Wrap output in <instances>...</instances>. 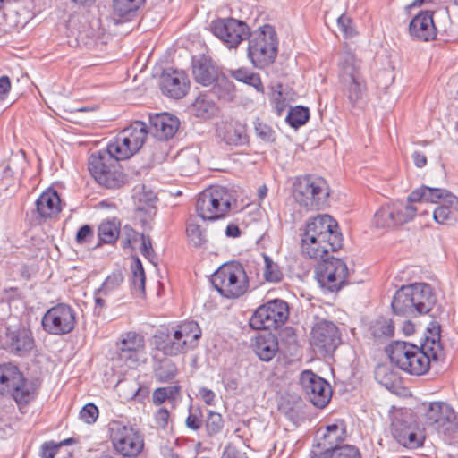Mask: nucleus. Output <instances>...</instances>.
Here are the masks:
<instances>
[{
  "instance_id": "f257e3e1",
  "label": "nucleus",
  "mask_w": 458,
  "mask_h": 458,
  "mask_svg": "<svg viewBox=\"0 0 458 458\" xmlns=\"http://www.w3.org/2000/svg\"><path fill=\"white\" fill-rule=\"evenodd\" d=\"M428 334L420 347L401 341L392 344L388 350L391 362L411 375L427 373L430 361L437 360L442 354L439 327L434 326Z\"/></svg>"
},
{
  "instance_id": "f03ea898",
  "label": "nucleus",
  "mask_w": 458,
  "mask_h": 458,
  "mask_svg": "<svg viewBox=\"0 0 458 458\" xmlns=\"http://www.w3.org/2000/svg\"><path fill=\"white\" fill-rule=\"evenodd\" d=\"M338 225L328 215H318L306 223L301 234V251L310 259H323L342 246Z\"/></svg>"
},
{
  "instance_id": "7ed1b4c3",
  "label": "nucleus",
  "mask_w": 458,
  "mask_h": 458,
  "mask_svg": "<svg viewBox=\"0 0 458 458\" xmlns=\"http://www.w3.org/2000/svg\"><path fill=\"white\" fill-rule=\"evenodd\" d=\"M202 335L201 328L193 320H186L171 327L166 332L154 335L156 348L167 356H177L195 349Z\"/></svg>"
},
{
  "instance_id": "20e7f679",
  "label": "nucleus",
  "mask_w": 458,
  "mask_h": 458,
  "mask_svg": "<svg viewBox=\"0 0 458 458\" xmlns=\"http://www.w3.org/2000/svg\"><path fill=\"white\" fill-rule=\"evenodd\" d=\"M436 303L432 287L426 283L402 286L394 294L392 309L394 314L415 317L428 313Z\"/></svg>"
},
{
  "instance_id": "39448f33",
  "label": "nucleus",
  "mask_w": 458,
  "mask_h": 458,
  "mask_svg": "<svg viewBox=\"0 0 458 458\" xmlns=\"http://www.w3.org/2000/svg\"><path fill=\"white\" fill-rule=\"evenodd\" d=\"M338 79L341 90L348 102L356 106L367 92V81L362 72L361 61L351 51L340 55Z\"/></svg>"
},
{
  "instance_id": "423d86ee",
  "label": "nucleus",
  "mask_w": 458,
  "mask_h": 458,
  "mask_svg": "<svg viewBox=\"0 0 458 458\" xmlns=\"http://www.w3.org/2000/svg\"><path fill=\"white\" fill-rule=\"evenodd\" d=\"M119 161L105 149L95 151L88 158V169L100 186L119 189L128 181Z\"/></svg>"
},
{
  "instance_id": "0eeeda50",
  "label": "nucleus",
  "mask_w": 458,
  "mask_h": 458,
  "mask_svg": "<svg viewBox=\"0 0 458 458\" xmlns=\"http://www.w3.org/2000/svg\"><path fill=\"white\" fill-rule=\"evenodd\" d=\"M409 200L439 203L433 212V218L439 225H451L456 220L458 198L445 189L421 186L410 193Z\"/></svg>"
},
{
  "instance_id": "6e6552de",
  "label": "nucleus",
  "mask_w": 458,
  "mask_h": 458,
  "mask_svg": "<svg viewBox=\"0 0 458 458\" xmlns=\"http://www.w3.org/2000/svg\"><path fill=\"white\" fill-rule=\"evenodd\" d=\"M37 380L26 379L19 368L12 363L0 365V394H10L17 403L32 401L38 389Z\"/></svg>"
},
{
  "instance_id": "1a4fd4ad",
  "label": "nucleus",
  "mask_w": 458,
  "mask_h": 458,
  "mask_svg": "<svg viewBox=\"0 0 458 458\" xmlns=\"http://www.w3.org/2000/svg\"><path fill=\"white\" fill-rule=\"evenodd\" d=\"M329 194V186L327 181L320 176H300L293 182V197L299 206L307 210L323 208Z\"/></svg>"
},
{
  "instance_id": "9d476101",
  "label": "nucleus",
  "mask_w": 458,
  "mask_h": 458,
  "mask_svg": "<svg viewBox=\"0 0 458 458\" xmlns=\"http://www.w3.org/2000/svg\"><path fill=\"white\" fill-rule=\"evenodd\" d=\"M248 46V57L257 68L271 64L276 56L278 40L275 29L265 24L250 32Z\"/></svg>"
},
{
  "instance_id": "9b49d317",
  "label": "nucleus",
  "mask_w": 458,
  "mask_h": 458,
  "mask_svg": "<svg viewBox=\"0 0 458 458\" xmlns=\"http://www.w3.org/2000/svg\"><path fill=\"white\" fill-rule=\"evenodd\" d=\"M211 283L224 297L235 299L243 295L249 288V280L243 266L238 262L222 265L212 276Z\"/></svg>"
},
{
  "instance_id": "f8f14e48",
  "label": "nucleus",
  "mask_w": 458,
  "mask_h": 458,
  "mask_svg": "<svg viewBox=\"0 0 458 458\" xmlns=\"http://www.w3.org/2000/svg\"><path fill=\"white\" fill-rule=\"evenodd\" d=\"M233 202V197L226 189L210 187L199 194L196 213L202 220H217L230 212Z\"/></svg>"
},
{
  "instance_id": "ddd939ff",
  "label": "nucleus",
  "mask_w": 458,
  "mask_h": 458,
  "mask_svg": "<svg viewBox=\"0 0 458 458\" xmlns=\"http://www.w3.org/2000/svg\"><path fill=\"white\" fill-rule=\"evenodd\" d=\"M147 133V125L141 121H135L121 131L105 150L118 160L128 159L140 149Z\"/></svg>"
},
{
  "instance_id": "4468645a",
  "label": "nucleus",
  "mask_w": 458,
  "mask_h": 458,
  "mask_svg": "<svg viewBox=\"0 0 458 458\" xmlns=\"http://www.w3.org/2000/svg\"><path fill=\"white\" fill-rule=\"evenodd\" d=\"M110 432L113 446L123 457L133 458L142 452L144 437L138 429L120 422H113Z\"/></svg>"
},
{
  "instance_id": "2eb2a0df",
  "label": "nucleus",
  "mask_w": 458,
  "mask_h": 458,
  "mask_svg": "<svg viewBox=\"0 0 458 458\" xmlns=\"http://www.w3.org/2000/svg\"><path fill=\"white\" fill-rule=\"evenodd\" d=\"M146 345L144 337L136 332L121 335L116 342V357L114 361L119 366L129 369L137 368L141 360L145 359Z\"/></svg>"
},
{
  "instance_id": "dca6fc26",
  "label": "nucleus",
  "mask_w": 458,
  "mask_h": 458,
  "mask_svg": "<svg viewBox=\"0 0 458 458\" xmlns=\"http://www.w3.org/2000/svg\"><path fill=\"white\" fill-rule=\"evenodd\" d=\"M287 303L274 300L259 307L250 319V325L257 330H271L283 325L288 318Z\"/></svg>"
},
{
  "instance_id": "f3484780",
  "label": "nucleus",
  "mask_w": 458,
  "mask_h": 458,
  "mask_svg": "<svg viewBox=\"0 0 458 458\" xmlns=\"http://www.w3.org/2000/svg\"><path fill=\"white\" fill-rule=\"evenodd\" d=\"M321 261L316 268V276L319 285L331 292H337L344 284L348 267L341 259L331 257L319 259Z\"/></svg>"
},
{
  "instance_id": "a211bd4d",
  "label": "nucleus",
  "mask_w": 458,
  "mask_h": 458,
  "mask_svg": "<svg viewBox=\"0 0 458 458\" xmlns=\"http://www.w3.org/2000/svg\"><path fill=\"white\" fill-rule=\"evenodd\" d=\"M340 343L339 329L333 322L320 320L311 328L310 344L318 355L326 356L332 353Z\"/></svg>"
},
{
  "instance_id": "6ab92c4d",
  "label": "nucleus",
  "mask_w": 458,
  "mask_h": 458,
  "mask_svg": "<svg viewBox=\"0 0 458 458\" xmlns=\"http://www.w3.org/2000/svg\"><path fill=\"white\" fill-rule=\"evenodd\" d=\"M42 327L51 335H62L72 332L76 324L74 310L64 303L49 309L42 318Z\"/></svg>"
},
{
  "instance_id": "aec40b11",
  "label": "nucleus",
  "mask_w": 458,
  "mask_h": 458,
  "mask_svg": "<svg viewBox=\"0 0 458 458\" xmlns=\"http://www.w3.org/2000/svg\"><path fill=\"white\" fill-rule=\"evenodd\" d=\"M420 412L424 424L437 431H445L457 420L452 405L443 401L425 402L421 404Z\"/></svg>"
},
{
  "instance_id": "412c9836",
  "label": "nucleus",
  "mask_w": 458,
  "mask_h": 458,
  "mask_svg": "<svg viewBox=\"0 0 458 458\" xmlns=\"http://www.w3.org/2000/svg\"><path fill=\"white\" fill-rule=\"evenodd\" d=\"M211 31L228 48H236L250 34V28L244 21L233 18L213 21Z\"/></svg>"
},
{
  "instance_id": "4be33fe9",
  "label": "nucleus",
  "mask_w": 458,
  "mask_h": 458,
  "mask_svg": "<svg viewBox=\"0 0 458 458\" xmlns=\"http://www.w3.org/2000/svg\"><path fill=\"white\" fill-rule=\"evenodd\" d=\"M300 384L315 406L323 408L330 401L332 395L330 385L312 371H303L300 376Z\"/></svg>"
},
{
  "instance_id": "5701e85b",
  "label": "nucleus",
  "mask_w": 458,
  "mask_h": 458,
  "mask_svg": "<svg viewBox=\"0 0 458 458\" xmlns=\"http://www.w3.org/2000/svg\"><path fill=\"white\" fill-rule=\"evenodd\" d=\"M391 434L394 440L406 448H417L423 443V437L418 434L411 415L395 414L391 423Z\"/></svg>"
},
{
  "instance_id": "b1692460",
  "label": "nucleus",
  "mask_w": 458,
  "mask_h": 458,
  "mask_svg": "<svg viewBox=\"0 0 458 458\" xmlns=\"http://www.w3.org/2000/svg\"><path fill=\"white\" fill-rule=\"evenodd\" d=\"M133 199L139 219L143 225H149L157 214V197L156 193L145 186L142 189H134Z\"/></svg>"
},
{
  "instance_id": "393cba45",
  "label": "nucleus",
  "mask_w": 458,
  "mask_h": 458,
  "mask_svg": "<svg viewBox=\"0 0 458 458\" xmlns=\"http://www.w3.org/2000/svg\"><path fill=\"white\" fill-rule=\"evenodd\" d=\"M160 88L165 95L173 98H182L189 90L190 81L183 71L174 70L161 75Z\"/></svg>"
},
{
  "instance_id": "a878e982",
  "label": "nucleus",
  "mask_w": 458,
  "mask_h": 458,
  "mask_svg": "<svg viewBox=\"0 0 458 458\" xmlns=\"http://www.w3.org/2000/svg\"><path fill=\"white\" fill-rule=\"evenodd\" d=\"M409 31L411 36L418 40L433 39L436 36L433 13L428 11L420 12L411 21Z\"/></svg>"
},
{
  "instance_id": "bb28decb",
  "label": "nucleus",
  "mask_w": 458,
  "mask_h": 458,
  "mask_svg": "<svg viewBox=\"0 0 458 458\" xmlns=\"http://www.w3.org/2000/svg\"><path fill=\"white\" fill-rule=\"evenodd\" d=\"M192 75L197 83L211 86L218 78V68L211 59L201 55L192 60Z\"/></svg>"
},
{
  "instance_id": "cd10ccee",
  "label": "nucleus",
  "mask_w": 458,
  "mask_h": 458,
  "mask_svg": "<svg viewBox=\"0 0 458 458\" xmlns=\"http://www.w3.org/2000/svg\"><path fill=\"white\" fill-rule=\"evenodd\" d=\"M179 124L176 117L166 113L150 116V129L155 137L160 140L172 138L177 131Z\"/></svg>"
},
{
  "instance_id": "c85d7f7f",
  "label": "nucleus",
  "mask_w": 458,
  "mask_h": 458,
  "mask_svg": "<svg viewBox=\"0 0 458 458\" xmlns=\"http://www.w3.org/2000/svg\"><path fill=\"white\" fill-rule=\"evenodd\" d=\"M218 137L227 145L242 146L248 142L245 126L236 121L222 123L217 127Z\"/></svg>"
},
{
  "instance_id": "c756f323",
  "label": "nucleus",
  "mask_w": 458,
  "mask_h": 458,
  "mask_svg": "<svg viewBox=\"0 0 458 458\" xmlns=\"http://www.w3.org/2000/svg\"><path fill=\"white\" fill-rule=\"evenodd\" d=\"M37 214L40 218L49 219L56 216L62 210L61 199L57 192L48 189L36 200Z\"/></svg>"
},
{
  "instance_id": "7c9ffc66",
  "label": "nucleus",
  "mask_w": 458,
  "mask_h": 458,
  "mask_svg": "<svg viewBox=\"0 0 458 458\" xmlns=\"http://www.w3.org/2000/svg\"><path fill=\"white\" fill-rule=\"evenodd\" d=\"M253 348L260 360L269 361L278 352L277 339L271 333L259 334L255 338Z\"/></svg>"
},
{
  "instance_id": "2f4dec72",
  "label": "nucleus",
  "mask_w": 458,
  "mask_h": 458,
  "mask_svg": "<svg viewBox=\"0 0 458 458\" xmlns=\"http://www.w3.org/2000/svg\"><path fill=\"white\" fill-rule=\"evenodd\" d=\"M7 338L11 350L19 355L29 352L34 346L32 334L26 328H20L10 332L7 335Z\"/></svg>"
},
{
  "instance_id": "473e14b6",
  "label": "nucleus",
  "mask_w": 458,
  "mask_h": 458,
  "mask_svg": "<svg viewBox=\"0 0 458 458\" xmlns=\"http://www.w3.org/2000/svg\"><path fill=\"white\" fill-rule=\"evenodd\" d=\"M145 0H113V13L117 22L131 20Z\"/></svg>"
},
{
  "instance_id": "72a5a7b5",
  "label": "nucleus",
  "mask_w": 458,
  "mask_h": 458,
  "mask_svg": "<svg viewBox=\"0 0 458 458\" xmlns=\"http://www.w3.org/2000/svg\"><path fill=\"white\" fill-rule=\"evenodd\" d=\"M217 108L216 103L209 94L199 95L192 104V111L194 114L202 119L212 117Z\"/></svg>"
},
{
  "instance_id": "f704fd0d",
  "label": "nucleus",
  "mask_w": 458,
  "mask_h": 458,
  "mask_svg": "<svg viewBox=\"0 0 458 458\" xmlns=\"http://www.w3.org/2000/svg\"><path fill=\"white\" fill-rule=\"evenodd\" d=\"M175 162L182 175L188 176L198 169L199 160L197 155L191 149L182 150L178 153Z\"/></svg>"
},
{
  "instance_id": "c9c22d12",
  "label": "nucleus",
  "mask_w": 458,
  "mask_h": 458,
  "mask_svg": "<svg viewBox=\"0 0 458 458\" xmlns=\"http://www.w3.org/2000/svg\"><path fill=\"white\" fill-rule=\"evenodd\" d=\"M321 437L327 443V445H337L339 442L344 440L346 437L345 423L342 420H336L326 427V428L321 433Z\"/></svg>"
},
{
  "instance_id": "e433bc0d",
  "label": "nucleus",
  "mask_w": 458,
  "mask_h": 458,
  "mask_svg": "<svg viewBox=\"0 0 458 458\" xmlns=\"http://www.w3.org/2000/svg\"><path fill=\"white\" fill-rule=\"evenodd\" d=\"M120 225L115 220L105 221L98 226V237L101 242L114 243L119 237Z\"/></svg>"
},
{
  "instance_id": "4c0bfd02",
  "label": "nucleus",
  "mask_w": 458,
  "mask_h": 458,
  "mask_svg": "<svg viewBox=\"0 0 458 458\" xmlns=\"http://www.w3.org/2000/svg\"><path fill=\"white\" fill-rule=\"evenodd\" d=\"M314 458H361L358 448L353 445H344L335 446L323 454L316 455Z\"/></svg>"
},
{
  "instance_id": "58836bf2",
  "label": "nucleus",
  "mask_w": 458,
  "mask_h": 458,
  "mask_svg": "<svg viewBox=\"0 0 458 458\" xmlns=\"http://www.w3.org/2000/svg\"><path fill=\"white\" fill-rule=\"evenodd\" d=\"M394 327L391 320L380 318L370 326V333L376 339H386L394 335Z\"/></svg>"
},
{
  "instance_id": "ea45409f",
  "label": "nucleus",
  "mask_w": 458,
  "mask_h": 458,
  "mask_svg": "<svg viewBox=\"0 0 458 458\" xmlns=\"http://www.w3.org/2000/svg\"><path fill=\"white\" fill-rule=\"evenodd\" d=\"M232 75L235 80L252 86L259 92H263L264 88L259 74L250 72L247 69L240 68L233 71Z\"/></svg>"
},
{
  "instance_id": "a19ab883",
  "label": "nucleus",
  "mask_w": 458,
  "mask_h": 458,
  "mask_svg": "<svg viewBox=\"0 0 458 458\" xmlns=\"http://www.w3.org/2000/svg\"><path fill=\"white\" fill-rule=\"evenodd\" d=\"M412 202L408 199V202L394 203L395 216L398 222V226L403 225L411 221L416 216L418 208L414 207Z\"/></svg>"
},
{
  "instance_id": "79ce46f5",
  "label": "nucleus",
  "mask_w": 458,
  "mask_h": 458,
  "mask_svg": "<svg viewBox=\"0 0 458 458\" xmlns=\"http://www.w3.org/2000/svg\"><path fill=\"white\" fill-rule=\"evenodd\" d=\"M123 282V276L121 272H114L109 275L98 289V293L104 296L114 294L121 287Z\"/></svg>"
},
{
  "instance_id": "37998d69",
  "label": "nucleus",
  "mask_w": 458,
  "mask_h": 458,
  "mask_svg": "<svg viewBox=\"0 0 458 458\" xmlns=\"http://www.w3.org/2000/svg\"><path fill=\"white\" fill-rule=\"evenodd\" d=\"M187 238L189 242L194 247H205L207 244V235L203 229H201L200 225L195 224L194 222H189L186 228Z\"/></svg>"
},
{
  "instance_id": "c03bdc74",
  "label": "nucleus",
  "mask_w": 458,
  "mask_h": 458,
  "mask_svg": "<svg viewBox=\"0 0 458 458\" xmlns=\"http://www.w3.org/2000/svg\"><path fill=\"white\" fill-rule=\"evenodd\" d=\"M177 368L171 360H164L155 370V377L158 382H167L177 375Z\"/></svg>"
},
{
  "instance_id": "a18cd8bd",
  "label": "nucleus",
  "mask_w": 458,
  "mask_h": 458,
  "mask_svg": "<svg viewBox=\"0 0 458 458\" xmlns=\"http://www.w3.org/2000/svg\"><path fill=\"white\" fill-rule=\"evenodd\" d=\"M309 109L303 106H295L292 108L286 117L287 123L293 128H298L309 120Z\"/></svg>"
},
{
  "instance_id": "49530a36",
  "label": "nucleus",
  "mask_w": 458,
  "mask_h": 458,
  "mask_svg": "<svg viewBox=\"0 0 458 458\" xmlns=\"http://www.w3.org/2000/svg\"><path fill=\"white\" fill-rule=\"evenodd\" d=\"M265 260V269H264V277L267 282L277 283L282 280L283 274L279 269L277 264L273 262V260L267 257L264 256Z\"/></svg>"
},
{
  "instance_id": "de8ad7c7",
  "label": "nucleus",
  "mask_w": 458,
  "mask_h": 458,
  "mask_svg": "<svg viewBox=\"0 0 458 458\" xmlns=\"http://www.w3.org/2000/svg\"><path fill=\"white\" fill-rule=\"evenodd\" d=\"M391 219L388 217V214L386 213L385 205L380 207L376 213L374 214L373 219H372V225L374 228L377 230H389L392 229V226L390 225Z\"/></svg>"
},
{
  "instance_id": "09e8293b",
  "label": "nucleus",
  "mask_w": 458,
  "mask_h": 458,
  "mask_svg": "<svg viewBox=\"0 0 458 458\" xmlns=\"http://www.w3.org/2000/svg\"><path fill=\"white\" fill-rule=\"evenodd\" d=\"M255 132L256 135L266 142H273L276 139L275 131L267 123L261 121L255 122Z\"/></svg>"
},
{
  "instance_id": "8fccbe9b",
  "label": "nucleus",
  "mask_w": 458,
  "mask_h": 458,
  "mask_svg": "<svg viewBox=\"0 0 458 458\" xmlns=\"http://www.w3.org/2000/svg\"><path fill=\"white\" fill-rule=\"evenodd\" d=\"M224 426L222 415L217 412L210 411L208 413L206 427L209 435H215L221 431Z\"/></svg>"
},
{
  "instance_id": "3c124183",
  "label": "nucleus",
  "mask_w": 458,
  "mask_h": 458,
  "mask_svg": "<svg viewBox=\"0 0 458 458\" xmlns=\"http://www.w3.org/2000/svg\"><path fill=\"white\" fill-rule=\"evenodd\" d=\"M132 284L135 290L144 293L145 289V273L142 265L139 259L136 260L133 267Z\"/></svg>"
},
{
  "instance_id": "603ef678",
  "label": "nucleus",
  "mask_w": 458,
  "mask_h": 458,
  "mask_svg": "<svg viewBox=\"0 0 458 458\" xmlns=\"http://www.w3.org/2000/svg\"><path fill=\"white\" fill-rule=\"evenodd\" d=\"M98 417V407L91 403H87L80 411V418L86 423H94Z\"/></svg>"
},
{
  "instance_id": "864d4df0",
  "label": "nucleus",
  "mask_w": 458,
  "mask_h": 458,
  "mask_svg": "<svg viewBox=\"0 0 458 458\" xmlns=\"http://www.w3.org/2000/svg\"><path fill=\"white\" fill-rule=\"evenodd\" d=\"M337 26L345 38H351L355 35L352 21L345 14H342L338 17Z\"/></svg>"
},
{
  "instance_id": "5fc2aeb1",
  "label": "nucleus",
  "mask_w": 458,
  "mask_h": 458,
  "mask_svg": "<svg viewBox=\"0 0 458 458\" xmlns=\"http://www.w3.org/2000/svg\"><path fill=\"white\" fill-rule=\"evenodd\" d=\"M375 377L379 383L387 386L393 381L395 375L389 371L386 365H378L375 370Z\"/></svg>"
},
{
  "instance_id": "6e6d98bb",
  "label": "nucleus",
  "mask_w": 458,
  "mask_h": 458,
  "mask_svg": "<svg viewBox=\"0 0 458 458\" xmlns=\"http://www.w3.org/2000/svg\"><path fill=\"white\" fill-rule=\"evenodd\" d=\"M63 443L55 444L53 441L46 442L40 446L41 458H54Z\"/></svg>"
},
{
  "instance_id": "4d7b16f0",
  "label": "nucleus",
  "mask_w": 458,
  "mask_h": 458,
  "mask_svg": "<svg viewBox=\"0 0 458 458\" xmlns=\"http://www.w3.org/2000/svg\"><path fill=\"white\" fill-rule=\"evenodd\" d=\"M141 253L144 255L151 263H155L156 257L153 252L151 240L148 236H141Z\"/></svg>"
},
{
  "instance_id": "13d9d810",
  "label": "nucleus",
  "mask_w": 458,
  "mask_h": 458,
  "mask_svg": "<svg viewBox=\"0 0 458 458\" xmlns=\"http://www.w3.org/2000/svg\"><path fill=\"white\" fill-rule=\"evenodd\" d=\"M92 236L93 232L91 227L88 225H85L79 229L76 234V241L78 243L83 244L89 242Z\"/></svg>"
},
{
  "instance_id": "bf43d9fd",
  "label": "nucleus",
  "mask_w": 458,
  "mask_h": 458,
  "mask_svg": "<svg viewBox=\"0 0 458 458\" xmlns=\"http://www.w3.org/2000/svg\"><path fill=\"white\" fill-rule=\"evenodd\" d=\"M271 101L278 114L285 108V99L282 96L281 91L274 90L271 95Z\"/></svg>"
},
{
  "instance_id": "052dcab7",
  "label": "nucleus",
  "mask_w": 458,
  "mask_h": 458,
  "mask_svg": "<svg viewBox=\"0 0 458 458\" xmlns=\"http://www.w3.org/2000/svg\"><path fill=\"white\" fill-rule=\"evenodd\" d=\"M169 420V411L165 408H160L155 414L156 424L160 428H165Z\"/></svg>"
},
{
  "instance_id": "680f3d73",
  "label": "nucleus",
  "mask_w": 458,
  "mask_h": 458,
  "mask_svg": "<svg viewBox=\"0 0 458 458\" xmlns=\"http://www.w3.org/2000/svg\"><path fill=\"white\" fill-rule=\"evenodd\" d=\"M11 89V81L7 76L0 77V104L6 98Z\"/></svg>"
},
{
  "instance_id": "e2e57ef3",
  "label": "nucleus",
  "mask_w": 458,
  "mask_h": 458,
  "mask_svg": "<svg viewBox=\"0 0 458 458\" xmlns=\"http://www.w3.org/2000/svg\"><path fill=\"white\" fill-rule=\"evenodd\" d=\"M166 400H168V398L164 387H158L154 390L152 394V402L155 405H160Z\"/></svg>"
},
{
  "instance_id": "0e129e2a",
  "label": "nucleus",
  "mask_w": 458,
  "mask_h": 458,
  "mask_svg": "<svg viewBox=\"0 0 458 458\" xmlns=\"http://www.w3.org/2000/svg\"><path fill=\"white\" fill-rule=\"evenodd\" d=\"M201 419L197 413L191 412L187 417L185 423L186 426L193 430H197L201 427Z\"/></svg>"
},
{
  "instance_id": "69168bd1",
  "label": "nucleus",
  "mask_w": 458,
  "mask_h": 458,
  "mask_svg": "<svg viewBox=\"0 0 458 458\" xmlns=\"http://www.w3.org/2000/svg\"><path fill=\"white\" fill-rule=\"evenodd\" d=\"M106 296H104L103 294L98 293V290H96L94 293V301H95V312L98 315L100 314L101 310L106 307Z\"/></svg>"
},
{
  "instance_id": "338daca9",
  "label": "nucleus",
  "mask_w": 458,
  "mask_h": 458,
  "mask_svg": "<svg viewBox=\"0 0 458 458\" xmlns=\"http://www.w3.org/2000/svg\"><path fill=\"white\" fill-rule=\"evenodd\" d=\"M222 458H248L245 453H242L233 446H227L223 453Z\"/></svg>"
},
{
  "instance_id": "774afa93",
  "label": "nucleus",
  "mask_w": 458,
  "mask_h": 458,
  "mask_svg": "<svg viewBox=\"0 0 458 458\" xmlns=\"http://www.w3.org/2000/svg\"><path fill=\"white\" fill-rule=\"evenodd\" d=\"M199 395L201 399L208 404L212 405L215 402L216 394L212 390H209L208 388H201L199 389Z\"/></svg>"
}]
</instances>
